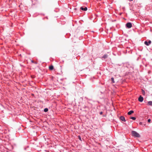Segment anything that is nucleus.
Masks as SVG:
<instances>
[{"label": "nucleus", "instance_id": "15", "mask_svg": "<svg viewBox=\"0 0 152 152\" xmlns=\"http://www.w3.org/2000/svg\"><path fill=\"white\" fill-rule=\"evenodd\" d=\"M130 118L131 119H132L134 120H135L136 119V117H131Z\"/></svg>", "mask_w": 152, "mask_h": 152}, {"label": "nucleus", "instance_id": "3", "mask_svg": "<svg viewBox=\"0 0 152 152\" xmlns=\"http://www.w3.org/2000/svg\"><path fill=\"white\" fill-rule=\"evenodd\" d=\"M151 40H149L148 41H146L144 42V44L146 45L147 46H148L151 44Z\"/></svg>", "mask_w": 152, "mask_h": 152}, {"label": "nucleus", "instance_id": "8", "mask_svg": "<svg viewBox=\"0 0 152 152\" xmlns=\"http://www.w3.org/2000/svg\"><path fill=\"white\" fill-rule=\"evenodd\" d=\"M108 56V55L107 54H104L103 56L102 57V59L103 60V59H105L107 58Z\"/></svg>", "mask_w": 152, "mask_h": 152}, {"label": "nucleus", "instance_id": "17", "mask_svg": "<svg viewBox=\"0 0 152 152\" xmlns=\"http://www.w3.org/2000/svg\"><path fill=\"white\" fill-rule=\"evenodd\" d=\"M151 121V119H149L148 120V122L149 123Z\"/></svg>", "mask_w": 152, "mask_h": 152}, {"label": "nucleus", "instance_id": "19", "mask_svg": "<svg viewBox=\"0 0 152 152\" xmlns=\"http://www.w3.org/2000/svg\"><path fill=\"white\" fill-rule=\"evenodd\" d=\"M99 113L100 115H102L103 113V112H100Z\"/></svg>", "mask_w": 152, "mask_h": 152}, {"label": "nucleus", "instance_id": "16", "mask_svg": "<svg viewBox=\"0 0 152 152\" xmlns=\"http://www.w3.org/2000/svg\"><path fill=\"white\" fill-rule=\"evenodd\" d=\"M78 137V138H79V140L80 141H82V140H81V137L80 136H79Z\"/></svg>", "mask_w": 152, "mask_h": 152}, {"label": "nucleus", "instance_id": "5", "mask_svg": "<svg viewBox=\"0 0 152 152\" xmlns=\"http://www.w3.org/2000/svg\"><path fill=\"white\" fill-rule=\"evenodd\" d=\"M120 119L122 121L125 122L126 121L124 117L123 116H121L120 117Z\"/></svg>", "mask_w": 152, "mask_h": 152}, {"label": "nucleus", "instance_id": "14", "mask_svg": "<svg viewBox=\"0 0 152 152\" xmlns=\"http://www.w3.org/2000/svg\"><path fill=\"white\" fill-rule=\"evenodd\" d=\"M48 108H45L44 109V111L45 112H47L48 111Z\"/></svg>", "mask_w": 152, "mask_h": 152}, {"label": "nucleus", "instance_id": "7", "mask_svg": "<svg viewBox=\"0 0 152 152\" xmlns=\"http://www.w3.org/2000/svg\"><path fill=\"white\" fill-rule=\"evenodd\" d=\"M80 9L82 10L86 11L87 10V8L86 7H80Z\"/></svg>", "mask_w": 152, "mask_h": 152}, {"label": "nucleus", "instance_id": "13", "mask_svg": "<svg viewBox=\"0 0 152 152\" xmlns=\"http://www.w3.org/2000/svg\"><path fill=\"white\" fill-rule=\"evenodd\" d=\"M111 81L113 83H115V82L114 80V78L113 77L111 78Z\"/></svg>", "mask_w": 152, "mask_h": 152}, {"label": "nucleus", "instance_id": "22", "mask_svg": "<svg viewBox=\"0 0 152 152\" xmlns=\"http://www.w3.org/2000/svg\"><path fill=\"white\" fill-rule=\"evenodd\" d=\"M145 66H146V65H145Z\"/></svg>", "mask_w": 152, "mask_h": 152}, {"label": "nucleus", "instance_id": "9", "mask_svg": "<svg viewBox=\"0 0 152 152\" xmlns=\"http://www.w3.org/2000/svg\"><path fill=\"white\" fill-rule=\"evenodd\" d=\"M134 112L133 110H131L128 113V114L129 115H131Z\"/></svg>", "mask_w": 152, "mask_h": 152}, {"label": "nucleus", "instance_id": "4", "mask_svg": "<svg viewBox=\"0 0 152 152\" xmlns=\"http://www.w3.org/2000/svg\"><path fill=\"white\" fill-rule=\"evenodd\" d=\"M143 97L141 95H140L138 98V101L140 102H142L143 101Z\"/></svg>", "mask_w": 152, "mask_h": 152}, {"label": "nucleus", "instance_id": "1", "mask_svg": "<svg viewBox=\"0 0 152 152\" xmlns=\"http://www.w3.org/2000/svg\"><path fill=\"white\" fill-rule=\"evenodd\" d=\"M132 136L135 137L139 138L140 137V134L134 131H132Z\"/></svg>", "mask_w": 152, "mask_h": 152}, {"label": "nucleus", "instance_id": "10", "mask_svg": "<svg viewBox=\"0 0 152 152\" xmlns=\"http://www.w3.org/2000/svg\"><path fill=\"white\" fill-rule=\"evenodd\" d=\"M148 105L149 106H152V101H149L148 102Z\"/></svg>", "mask_w": 152, "mask_h": 152}, {"label": "nucleus", "instance_id": "11", "mask_svg": "<svg viewBox=\"0 0 152 152\" xmlns=\"http://www.w3.org/2000/svg\"><path fill=\"white\" fill-rule=\"evenodd\" d=\"M53 69V65H50L49 66V69L50 70H52Z\"/></svg>", "mask_w": 152, "mask_h": 152}, {"label": "nucleus", "instance_id": "6", "mask_svg": "<svg viewBox=\"0 0 152 152\" xmlns=\"http://www.w3.org/2000/svg\"><path fill=\"white\" fill-rule=\"evenodd\" d=\"M7 133V131L6 130H0V134H1V135H2L3 134H5Z\"/></svg>", "mask_w": 152, "mask_h": 152}, {"label": "nucleus", "instance_id": "2", "mask_svg": "<svg viewBox=\"0 0 152 152\" xmlns=\"http://www.w3.org/2000/svg\"><path fill=\"white\" fill-rule=\"evenodd\" d=\"M126 27L128 28H130L132 27V24L131 23H127L126 25Z\"/></svg>", "mask_w": 152, "mask_h": 152}, {"label": "nucleus", "instance_id": "12", "mask_svg": "<svg viewBox=\"0 0 152 152\" xmlns=\"http://www.w3.org/2000/svg\"><path fill=\"white\" fill-rule=\"evenodd\" d=\"M127 68H129L130 67V68H132V69H133V65H132V66H130V65L129 64H128V65H127Z\"/></svg>", "mask_w": 152, "mask_h": 152}, {"label": "nucleus", "instance_id": "18", "mask_svg": "<svg viewBox=\"0 0 152 152\" xmlns=\"http://www.w3.org/2000/svg\"><path fill=\"white\" fill-rule=\"evenodd\" d=\"M142 92L143 94H145V91H144V90H142Z\"/></svg>", "mask_w": 152, "mask_h": 152}, {"label": "nucleus", "instance_id": "20", "mask_svg": "<svg viewBox=\"0 0 152 152\" xmlns=\"http://www.w3.org/2000/svg\"><path fill=\"white\" fill-rule=\"evenodd\" d=\"M31 62H32V63H34V62L33 61V60H32V61H31Z\"/></svg>", "mask_w": 152, "mask_h": 152}, {"label": "nucleus", "instance_id": "21", "mask_svg": "<svg viewBox=\"0 0 152 152\" xmlns=\"http://www.w3.org/2000/svg\"><path fill=\"white\" fill-rule=\"evenodd\" d=\"M35 64H37V62H35Z\"/></svg>", "mask_w": 152, "mask_h": 152}]
</instances>
